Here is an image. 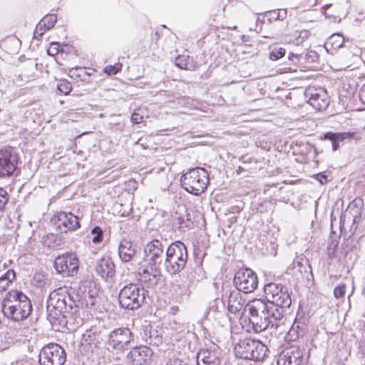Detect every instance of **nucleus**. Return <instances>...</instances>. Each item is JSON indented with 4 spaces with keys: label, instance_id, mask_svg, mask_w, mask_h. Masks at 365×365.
Masks as SVG:
<instances>
[{
    "label": "nucleus",
    "instance_id": "48",
    "mask_svg": "<svg viewBox=\"0 0 365 365\" xmlns=\"http://www.w3.org/2000/svg\"><path fill=\"white\" fill-rule=\"evenodd\" d=\"M332 143V148H333V150H336L339 147V142L338 141H334Z\"/></svg>",
    "mask_w": 365,
    "mask_h": 365
},
{
    "label": "nucleus",
    "instance_id": "15",
    "mask_svg": "<svg viewBox=\"0 0 365 365\" xmlns=\"http://www.w3.org/2000/svg\"><path fill=\"white\" fill-rule=\"evenodd\" d=\"M153 351L147 346H140L131 349L128 358L132 365H149L152 360Z\"/></svg>",
    "mask_w": 365,
    "mask_h": 365
},
{
    "label": "nucleus",
    "instance_id": "12",
    "mask_svg": "<svg viewBox=\"0 0 365 365\" xmlns=\"http://www.w3.org/2000/svg\"><path fill=\"white\" fill-rule=\"evenodd\" d=\"M19 156L11 146L0 148V178L13 176L17 170Z\"/></svg>",
    "mask_w": 365,
    "mask_h": 365
},
{
    "label": "nucleus",
    "instance_id": "50",
    "mask_svg": "<svg viewBox=\"0 0 365 365\" xmlns=\"http://www.w3.org/2000/svg\"><path fill=\"white\" fill-rule=\"evenodd\" d=\"M265 312H266L265 311H264V312H263V313H262V312H258V313H257V317H258V318H262V319H263V317L264 316V314H266Z\"/></svg>",
    "mask_w": 365,
    "mask_h": 365
},
{
    "label": "nucleus",
    "instance_id": "30",
    "mask_svg": "<svg viewBox=\"0 0 365 365\" xmlns=\"http://www.w3.org/2000/svg\"><path fill=\"white\" fill-rule=\"evenodd\" d=\"M123 63L120 62H117L113 65H107L104 67L103 71L107 76H113L122 71Z\"/></svg>",
    "mask_w": 365,
    "mask_h": 365
},
{
    "label": "nucleus",
    "instance_id": "25",
    "mask_svg": "<svg viewBox=\"0 0 365 365\" xmlns=\"http://www.w3.org/2000/svg\"><path fill=\"white\" fill-rule=\"evenodd\" d=\"M42 245L50 250L57 249L63 244V238L58 234L48 233L41 237Z\"/></svg>",
    "mask_w": 365,
    "mask_h": 365
},
{
    "label": "nucleus",
    "instance_id": "34",
    "mask_svg": "<svg viewBox=\"0 0 365 365\" xmlns=\"http://www.w3.org/2000/svg\"><path fill=\"white\" fill-rule=\"evenodd\" d=\"M91 235H93L92 242L94 244H98L103 240V230L99 226H96L92 229Z\"/></svg>",
    "mask_w": 365,
    "mask_h": 365
},
{
    "label": "nucleus",
    "instance_id": "29",
    "mask_svg": "<svg viewBox=\"0 0 365 365\" xmlns=\"http://www.w3.org/2000/svg\"><path fill=\"white\" fill-rule=\"evenodd\" d=\"M304 59L303 54L289 53L288 55V60L290 61V65L295 67L294 70L302 67Z\"/></svg>",
    "mask_w": 365,
    "mask_h": 365
},
{
    "label": "nucleus",
    "instance_id": "20",
    "mask_svg": "<svg viewBox=\"0 0 365 365\" xmlns=\"http://www.w3.org/2000/svg\"><path fill=\"white\" fill-rule=\"evenodd\" d=\"M245 302V299L240 292H231L227 302L229 312L235 315H240L244 309Z\"/></svg>",
    "mask_w": 365,
    "mask_h": 365
},
{
    "label": "nucleus",
    "instance_id": "17",
    "mask_svg": "<svg viewBox=\"0 0 365 365\" xmlns=\"http://www.w3.org/2000/svg\"><path fill=\"white\" fill-rule=\"evenodd\" d=\"M132 340V334L128 329H118L111 332L109 344L118 350L123 349Z\"/></svg>",
    "mask_w": 365,
    "mask_h": 365
},
{
    "label": "nucleus",
    "instance_id": "49",
    "mask_svg": "<svg viewBox=\"0 0 365 365\" xmlns=\"http://www.w3.org/2000/svg\"><path fill=\"white\" fill-rule=\"evenodd\" d=\"M330 6H328L327 8H325L324 9V14L328 17V18H331V15L328 12V10L329 9Z\"/></svg>",
    "mask_w": 365,
    "mask_h": 365
},
{
    "label": "nucleus",
    "instance_id": "31",
    "mask_svg": "<svg viewBox=\"0 0 365 365\" xmlns=\"http://www.w3.org/2000/svg\"><path fill=\"white\" fill-rule=\"evenodd\" d=\"M58 91L63 95L67 96L72 91L71 83L66 79H61L57 85Z\"/></svg>",
    "mask_w": 365,
    "mask_h": 365
},
{
    "label": "nucleus",
    "instance_id": "36",
    "mask_svg": "<svg viewBox=\"0 0 365 365\" xmlns=\"http://www.w3.org/2000/svg\"><path fill=\"white\" fill-rule=\"evenodd\" d=\"M45 279V274L42 272H36L34 274L31 282L34 285L41 287L44 284Z\"/></svg>",
    "mask_w": 365,
    "mask_h": 365
},
{
    "label": "nucleus",
    "instance_id": "24",
    "mask_svg": "<svg viewBox=\"0 0 365 365\" xmlns=\"http://www.w3.org/2000/svg\"><path fill=\"white\" fill-rule=\"evenodd\" d=\"M68 76L76 82L90 83L91 81V73L86 68H71L68 72Z\"/></svg>",
    "mask_w": 365,
    "mask_h": 365
},
{
    "label": "nucleus",
    "instance_id": "32",
    "mask_svg": "<svg viewBox=\"0 0 365 365\" xmlns=\"http://www.w3.org/2000/svg\"><path fill=\"white\" fill-rule=\"evenodd\" d=\"M57 16L55 14H47L41 20V23L48 30L53 28L56 23Z\"/></svg>",
    "mask_w": 365,
    "mask_h": 365
},
{
    "label": "nucleus",
    "instance_id": "47",
    "mask_svg": "<svg viewBox=\"0 0 365 365\" xmlns=\"http://www.w3.org/2000/svg\"><path fill=\"white\" fill-rule=\"evenodd\" d=\"M246 170L242 167V166H238L237 169L236 170V173L237 175H240L241 173H242L243 172H245Z\"/></svg>",
    "mask_w": 365,
    "mask_h": 365
},
{
    "label": "nucleus",
    "instance_id": "40",
    "mask_svg": "<svg viewBox=\"0 0 365 365\" xmlns=\"http://www.w3.org/2000/svg\"><path fill=\"white\" fill-rule=\"evenodd\" d=\"M60 44L58 42H51L47 48V53L49 56H55L60 51Z\"/></svg>",
    "mask_w": 365,
    "mask_h": 365
},
{
    "label": "nucleus",
    "instance_id": "45",
    "mask_svg": "<svg viewBox=\"0 0 365 365\" xmlns=\"http://www.w3.org/2000/svg\"><path fill=\"white\" fill-rule=\"evenodd\" d=\"M336 133V141L342 142L346 140L344 133Z\"/></svg>",
    "mask_w": 365,
    "mask_h": 365
},
{
    "label": "nucleus",
    "instance_id": "3",
    "mask_svg": "<svg viewBox=\"0 0 365 365\" xmlns=\"http://www.w3.org/2000/svg\"><path fill=\"white\" fill-rule=\"evenodd\" d=\"M2 312L9 319L16 322L22 321L30 314L31 304L22 292L11 290L2 301Z\"/></svg>",
    "mask_w": 365,
    "mask_h": 365
},
{
    "label": "nucleus",
    "instance_id": "43",
    "mask_svg": "<svg viewBox=\"0 0 365 365\" xmlns=\"http://www.w3.org/2000/svg\"><path fill=\"white\" fill-rule=\"evenodd\" d=\"M359 98L362 103L365 105V84L362 86L359 93Z\"/></svg>",
    "mask_w": 365,
    "mask_h": 365
},
{
    "label": "nucleus",
    "instance_id": "4",
    "mask_svg": "<svg viewBox=\"0 0 365 365\" xmlns=\"http://www.w3.org/2000/svg\"><path fill=\"white\" fill-rule=\"evenodd\" d=\"M145 252L148 260V265L141 273V280L147 283L148 287L154 286L160 275V265L164 253V246L158 240H153L147 243Z\"/></svg>",
    "mask_w": 365,
    "mask_h": 365
},
{
    "label": "nucleus",
    "instance_id": "41",
    "mask_svg": "<svg viewBox=\"0 0 365 365\" xmlns=\"http://www.w3.org/2000/svg\"><path fill=\"white\" fill-rule=\"evenodd\" d=\"M345 136L346 140H359L360 138L358 136V133L356 132H343Z\"/></svg>",
    "mask_w": 365,
    "mask_h": 365
},
{
    "label": "nucleus",
    "instance_id": "18",
    "mask_svg": "<svg viewBox=\"0 0 365 365\" xmlns=\"http://www.w3.org/2000/svg\"><path fill=\"white\" fill-rule=\"evenodd\" d=\"M295 160L299 163H307L312 152V145L308 143L296 142L292 147Z\"/></svg>",
    "mask_w": 365,
    "mask_h": 365
},
{
    "label": "nucleus",
    "instance_id": "14",
    "mask_svg": "<svg viewBox=\"0 0 365 365\" xmlns=\"http://www.w3.org/2000/svg\"><path fill=\"white\" fill-rule=\"evenodd\" d=\"M303 361V353L297 346L287 347L280 354L277 365H301Z\"/></svg>",
    "mask_w": 365,
    "mask_h": 365
},
{
    "label": "nucleus",
    "instance_id": "19",
    "mask_svg": "<svg viewBox=\"0 0 365 365\" xmlns=\"http://www.w3.org/2000/svg\"><path fill=\"white\" fill-rule=\"evenodd\" d=\"M96 272L105 279L112 277L115 274V265L108 257L100 259L96 267Z\"/></svg>",
    "mask_w": 365,
    "mask_h": 365
},
{
    "label": "nucleus",
    "instance_id": "46",
    "mask_svg": "<svg viewBox=\"0 0 365 365\" xmlns=\"http://www.w3.org/2000/svg\"><path fill=\"white\" fill-rule=\"evenodd\" d=\"M316 178L319 180L322 183H323L322 180L324 179L325 181L327 180V177L325 175L322 173H319L316 175Z\"/></svg>",
    "mask_w": 365,
    "mask_h": 365
},
{
    "label": "nucleus",
    "instance_id": "13",
    "mask_svg": "<svg viewBox=\"0 0 365 365\" xmlns=\"http://www.w3.org/2000/svg\"><path fill=\"white\" fill-rule=\"evenodd\" d=\"M234 282L240 292L248 294L253 292L258 286V277L250 268H241L235 274Z\"/></svg>",
    "mask_w": 365,
    "mask_h": 365
},
{
    "label": "nucleus",
    "instance_id": "2",
    "mask_svg": "<svg viewBox=\"0 0 365 365\" xmlns=\"http://www.w3.org/2000/svg\"><path fill=\"white\" fill-rule=\"evenodd\" d=\"M47 311L53 323L58 322L67 326L77 313L78 306L68 294L53 291L47 300Z\"/></svg>",
    "mask_w": 365,
    "mask_h": 365
},
{
    "label": "nucleus",
    "instance_id": "1",
    "mask_svg": "<svg viewBox=\"0 0 365 365\" xmlns=\"http://www.w3.org/2000/svg\"><path fill=\"white\" fill-rule=\"evenodd\" d=\"M264 292L267 302L261 299L250 301L247 307L250 314V323L255 332H261L269 326H277L284 317V308L292 304L289 293L281 284L268 283Z\"/></svg>",
    "mask_w": 365,
    "mask_h": 365
},
{
    "label": "nucleus",
    "instance_id": "39",
    "mask_svg": "<svg viewBox=\"0 0 365 365\" xmlns=\"http://www.w3.org/2000/svg\"><path fill=\"white\" fill-rule=\"evenodd\" d=\"M346 286L345 284H340L334 289V295L336 299L343 298L346 294Z\"/></svg>",
    "mask_w": 365,
    "mask_h": 365
},
{
    "label": "nucleus",
    "instance_id": "8",
    "mask_svg": "<svg viewBox=\"0 0 365 365\" xmlns=\"http://www.w3.org/2000/svg\"><path fill=\"white\" fill-rule=\"evenodd\" d=\"M51 225L56 232L68 233L73 232L81 227L80 220L78 216L71 212H56L50 220Z\"/></svg>",
    "mask_w": 365,
    "mask_h": 365
},
{
    "label": "nucleus",
    "instance_id": "35",
    "mask_svg": "<svg viewBox=\"0 0 365 365\" xmlns=\"http://www.w3.org/2000/svg\"><path fill=\"white\" fill-rule=\"evenodd\" d=\"M9 200L8 192L0 187V211H4Z\"/></svg>",
    "mask_w": 365,
    "mask_h": 365
},
{
    "label": "nucleus",
    "instance_id": "22",
    "mask_svg": "<svg viewBox=\"0 0 365 365\" xmlns=\"http://www.w3.org/2000/svg\"><path fill=\"white\" fill-rule=\"evenodd\" d=\"M310 33L308 30H298L292 29L285 35V41L287 43L300 45L309 38Z\"/></svg>",
    "mask_w": 365,
    "mask_h": 365
},
{
    "label": "nucleus",
    "instance_id": "7",
    "mask_svg": "<svg viewBox=\"0 0 365 365\" xmlns=\"http://www.w3.org/2000/svg\"><path fill=\"white\" fill-rule=\"evenodd\" d=\"M267 351L265 344L250 338L240 340L234 348L237 357L254 361L263 360L267 356Z\"/></svg>",
    "mask_w": 365,
    "mask_h": 365
},
{
    "label": "nucleus",
    "instance_id": "21",
    "mask_svg": "<svg viewBox=\"0 0 365 365\" xmlns=\"http://www.w3.org/2000/svg\"><path fill=\"white\" fill-rule=\"evenodd\" d=\"M197 365H220L221 360L215 351L201 349L197 356Z\"/></svg>",
    "mask_w": 365,
    "mask_h": 365
},
{
    "label": "nucleus",
    "instance_id": "16",
    "mask_svg": "<svg viewBox=\"0 0 365 365\" xmlns=\"http://www.w3.org/2000/svg\"><path fill=\"white\" fill-rule=\"evenodd\" d=\"M309 103L318 111L325 110L329 105V97L327 92L323 89L309 88L307 91Z\"/></svg>",
    "mask_w": 365,
    "mask_h": 365
},
{
    "label": "nucleus",
    "instance_id": "27",
    "mask_svg": "<svg viewBox=\"0 0 365 365\" xmlns=\"http://www.w3.org/2000/svg\"><path fill=\"white\" fill-rule=\"evenodd\" d=\"M175 65L178 68L184 70L194 71L197 66L192 58L187 55H179L175 58Z\"/></svg>",
    "mask_w": 365,
    "mask_h": 365
},
{
    "label": "nucleus",
    "instance_id": "6",
    "mask_svg": "<svg viewBox=\"0 0 365 365\" xmlns=\"http://www.w3.org/2000/svg\"><path fill=\"white\" fill-rule=\"evenodd\" d=\"M210 178L207 170L202 168H192L180 178L182 187L194 195L203 193L207 188Z\"/></svg>",
    "mask_w": 365,
    "mask_h": 365
},
{
    "label": "nucleus",
    "instance_id": "11",
    "mask_svg": "<svg viewBox=\"0 0 365 365\" xmlns=\"http://www.w3.org/2000/svg\"><path fill=\"white\" fill-rule=\"evenodd\" d=\"M53 267L58 274L66 277H72L78 272L79 259L75 253L66 252L55 258Z\"/></svg>",
    "mask_w": 365,
    "mask_h": 365
},
{
    "label": "nucleus",
    "instance_id": "26",
    "mask_svg": "<svg viewBox=\"0 0 365 365\" xmlns=\"http://www.w3.org/2000/svg\"><path fill=\"white\" fill-rule=\"evenodd\" d=\"M344 42V36L339 34H334L330 36L325 43V48L329 52H334V51L341 48Z\"/></svg>",
    "mask_w": 365,
    "mask_h": 365
},
{
    "label": "nucleus",
    "instance_id": "10",
    "mask_svg": "<svg viewBox=\"0 0 365 365\" xmlns=\"http://www.w3.org/2000/svg\"><path fill=\"white\" fill-rule=\"evenodd\" d=\"M66 361V353L56 343H49L43 346L39 353L41 365H63Z\"/></svg>",
    "mask_w": 365,
    "mask_h": 365
},
{
    "label": "nucleus",
    "instance_id": "44",
    "mask_svg": "<svg viewBox=\"0 0 365 365\" xmlns=\"http://www.w3.org/2000/svg\"><path fill=\"white\" fill-rule=\"evenodd\" d=\"M287 15V11L285 9H279L278 10V15L276 19H280L281 20L284 19Z\"/></svg>",
    "mask_w": 365,
    "mask_h": 365
},
{
    "label": "nucleus",
    "instance_id": "42",
    "mask_svg": "<svg viewBox=\"0 0 365 365\" xmlns=\"http://www.w3.org/2000/svg\"><path fill=\"white\" fill-rule=\"evenodd\" d=\"M324 138L329 140L331 143L336 141V133L332 132H327L324 134Z\"/></svg>",
    "mask_w": 365,
    "mask_h": 365
},
{
    "label": "nucleus",
    "instance_id": "37",
    "mask_svg": "<svg viewBox=\"0 0 365 365\" xmlns=\"http://www.w3.org/2000/svg\"><path fill=\"white\" fill-rule=\"evenodd\" d=\"M48 29L46 28L41 21H39L34 30L33 38L36 39L39 41L42 36L44 34V33L48 31Z\"/></svg>",
    "mask_w": 365,
    "mask_h": 365
},
{
    "label": "nucleus",
    "instance_id": "23",
    "mask_svg": "<svg viewBox=\"0 0 365 365\" xmlns=\"http://www.w3.org/2000/svg\"><path fill=\"white\" fill-rule=\"evenodd\" d=\"M135 254L133 243L128 239H123L118 246V255L124 262H130Z\"/></svg>",
    "mask_w": 365,
    "mask_h": 365
},
{
    "label": "nucleus",
    "instance_id": "9",
    "mask_svg": "<svg viewBox=\"0 0 365 365\" xmlns=\"http://www.w3.org/2000/svg\"><path fill=\"white\" fill-rule=\"evenodd\" d=\"M144 299L143 290L134 284L125 286L121 289L118 295L120 306L132 310L140 307Z\"/></svg>",
    "mask_w": 365,
    "mask_h": 365
},
{
    "label": "nucleus",
    "instance_id": "38",
    "mask_svg": "<svg viewBox=\"0 0 365 365\" xmlns=\"http://www.w3.org/2000/svg\"><path fill=\"white\" fill-rule=\"evenodd\" d=\"M144 115L140 108H137L134 110L131 115V121L134 124L141 123L143 121Z\"/></svg>",
    "mask_w": 365,
    "mask_h": 365
},
{
    "label": "nucleus",
    "instance_id": "33",
    "mask_svg": "<svg viewBox=\"0 0 365 365\" xmlns=\"http://www.w3.org/2000/svg\"><path fill=\"white\" fill-rule=\"evenodd\" d=\"M286 53L285 48L282 47L274 48L269 54V58L272 61H277L284 56Z\"/></svg>",
    "mask_w": 365,
    "mask_h": 365
},
{
    "label": "nucleus",
    "instance_id": "28",
    "mask_svg": "<svg viewBox=\"0 0 365 365\" xmlns=\"http://www.w3.org/2000/svg\"><path fill=\"white\" fill-rule=\"evenodd\" d=\"M16 279V272L14 269H9L0 277V292H5Z\"/></svg>",
    "mask_w": 365,
    "mask_h": 365
},
{
    "label": "nucleus",
    "instance_id": "5",
    "mask_svg": "<svg viewBox=\"0 0 365 365\" xmlns=\"http://www.w3.org/2000/svg\"><path fill=\"white\" fill-rule=\"evenodd\" d=\"M188 259L187 249L180 241L171 242L165 250L164 267L170 275L180 273L185 267Z\"/></svg>",
    "mask_w": 365,
    "mask_h": 365
}]
</instances>
